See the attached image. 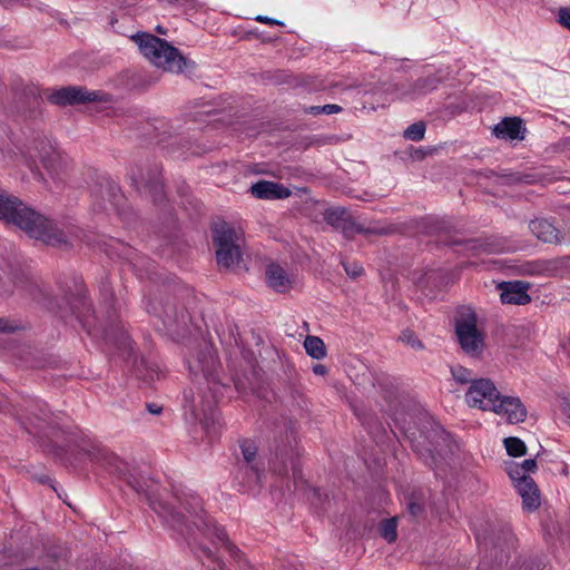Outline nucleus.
<instances>
[{
    "mask_svg": "<svg viewBox=\"0 0 570 570\" xmlns=\"http://www.w3.org/2000/svg\"><path fill=\"white\" fill-rule=\"evenodd\" d=\"M396 520L395 519H386L380 525L381 537L384 538L387 542H394L397 537L396 532Z\"/></svg>",
    "mask_w": 570,
    "mask_h": 570,
    "instance_id": "cd10ccee",
    "label": "nucleus"
},
{
    "mask_svg": "<svg viewBox=\"0 0 570 570\" xmlns=\"http://www.w3.org/2000/svg\"><path fill=\"white\" fill-rule=\"evenodd\" d=\"M203 551H204V553H205V556H206L207 558H209V559H213V558H214V553L212 552V550H210V549L205 548Z\"/></svg>",
    "mask_w": 570,
    "mask_h": 570,
    "instance_id": "6e6d98bb",
    "label": "nucleus"
},
{
    "mask_svg": "<svg viewBox=\"0 0 570 570\" xmlns=\"http://www.w3.org/2000/svg\"><path fill=\"white\" fill-rule=\"evenodd\" d=\"M558 21L570 30V8H561L558 13Z\"/></svg>",
    "mask_w": 570,
    "mask_h": 570,
    "instance_id": "58836bf2",
    "label": "nucleus"
},
{
    "mask_svg": "<svg viewBox=\"0 0 570 570\" xmlns=\"http://www.w3.org/2000/svg\"><path fill=\"white\" fill-rule=\"evenodd\" d=\"M216 395H214L212 397V400H206L205 401V406L204 409L202 410L204 412V417L203 419H199L200 423L204 425V428L207 430L209 428V424H208V421L209 419L210 420H214L215 417V413H214V404L217 402L216 400Z\"/></svg>",
    "mask_w": 570,
    "mask_h": 570,
    "instance_id": "2f4dec72",
    "label": "nucleus"
},
{
    "mask_svg": "<svg viewBox=\"0 0 570 570\" xmlns=\"http://www.w3.org/2000/svg\"><path fill=\"white\" fill-rule=\"evenodd\" d=\"M243 454V462L240 464V472L244 474V480L248 483H258L264 471V463L257 456V446L254 442L245 440L240 444Z\"/></svg>",
    "mask_w": 570,
    "mask_h": 570,
    "instance_id": "6e6552de",
    "label": "nucleus"
},
{
    "mask_svg": "<svg viewBox=\"0 0 570 570\" xmlns=\"http://www.w3.org/2000/svg\"><path fill=\"white\" fill-rule=\"evenodd\" d=\"M146 309L148 313L160 317L165 327L170 332L179 333V328L187 324L188 315L184 309L178 312L177 307L169 303L165 305L148 303Z\"/></svg>",
    "mask_w": 570,
    "mask_h": 570,
    "instance_id": "1a4fd4ad",
    "label": "nucleus"
},
{
    "mask_svg": "<svg viewBox=\"0 0 570 570\" xmlns=\"http://www.w3.org/2000/svg\"><path fill=\"white\" fill-rule=\"evenodd\" d=\"M420 455L423 456L426 461L429 459L431 460V462H426L429 465L432 466L433 464H436V458L432 449L428 448L424 451H420Z\"/></svg>",
    "mask_w": 570,
    "mask_h": 570,
    "instance_id": "37998d69",
    "label": "nucleus"
},
{
    "mask_svg": "<svg viewBox=\"0 0 570 570\" xmlns=\"http://www.w3.org/2000/svg\"><path fill=\"white\" fill-rule=\"evenodd\" d=\"M304 348L306 353L315 360H322L326 355L325 344L317 336H307L304 341Z\"/></svg>",
    "mask_w": 570,
    "mask_h": 570,
    "instance_id": "5701e85b",
    "label": "nucleus"
},
{
    "mask_svg": "<svg viewBox=\"0 0 570 570\" xmlns=\"http://www.w3.org/2000/svg\"><path fill=\"white\" fill-rule=\"evenodd\" d=\"M344 229H345L346 234L356 233V234H364V235H371V234H374V235H385V234L389 233V229L385 228V227H379V226L365 227L362 224H353L351 226V228L344 227Z\"/></svg>",
    "mask_w": 570,
    "mask_h": 570,
    "instance_id": "bb28decb",
    "label": "nucleus"
},
{
    "mask_svg": "<svg viewBox=\"0 0 570 570\" xmlns=\"http://www.w3.org/2000/svg\"><path fill=\"white\" fill-rule=\"evenodd\" d=\"M504 558L503 556L500 557V560L497 562L498 564H501L503 562Z\"/></svg>",
    "mask_w": 570,
    "mask_h": 570,
    "instance_id": "052dcab7",
    "label": "nucleus"
},
{
    "mask_svg": "<svg viewBox=\"0 0 570 570\" xmlns=\"http://www.w3.org/2000/svg\"><path fill=\"white\" fill-rule=\"evenodd\" d=\"M500 396V392L490 379H478L469 386L465 401L472 407L491 411Z\"/></svg>",
    "mask_w": 570,
    "mask_h": 570,
    "instance_id": "0eeeda50",
    "label": "nucleus"
},
{
    "mask_svg": "<svg viewBox=\"0 0 570 570\" xmlns=\"http://www.w3.org/2000/svg\"><path fill=\"white\" fill-rule=\"evenodd\" d=\"M0 219L11 223L30 237L57 246L66 243V235L57 225L26 206L19 198L0 190Z\"/></svg>",
    "mask_w": 570,
    "mask_h": 570,
    "instance_id": "f257e3e1",
    "label": "nucleus"
},
{
    "mask_svg": "<svg viewBox=\"0 0 570 570\" xmlns=\"http://www.w3.org/2000/svg\"><path fill=\"white\" fill-rule=\"evenodd\" d=\"M491 411L504 416L510 423L523 422L527 417V409L518 396H500Z\"/></svg>",
    "mask_w": 570,
    "mask_h": 570,
    "instance_id": "9d476101",
    "label": "nucleus"
},
{
    "mask_svg": "<svg viewBox=\"0 0 570 570\" xmlns=\"http://www.w3.org/2000/svg\"><path fill=\"white\" fill-rule=\"evenodd\" d=\"M29 413L35 419V421L45 422L47 424L55 423L51 420L53 414L48 410V405L46 403L37 402L32 404L29 409Z\"/></svg>",
    "mask_w": 570,
    "mask_h": 570,
    "instance_id": "b1692460",
    "label": "nucleus"
},
{
    "mask_svg": "<svg viewBox=\"0 0 570 570\" xmlns=\"http://www.w3.org/2000/svg\"><path fill=\"white\" fill-rule=\"evenodd\" d=\"M250 193L258 199H284L291 196V190L282 184L259 180L250 187Z\"/></svg>",
    "mask_w": 570,
    "mask_h": 570,
    "instance_id": "dca6fc26",
    "label": "nucleus"
},
{
    "mask_svg": "<svg viewBox=\"0 0 570 570\" xmlns=\"http://www.w3.org/2000/svg\"><path fill=\"white\" fill-rule=\"evenodd\" d=\"M409 509L413 515H416L421 512V505L415 502L410 503Z\"/></svg>",
    "mask_w": 570,
    "mask_h": 570,
    "instance_id": "3c124183",
    "label": "nucleus"
},
{
    "mask_svg": "<svg viewBox=\"0 0 570 570\" xmlns=\"http://www.w3.org/2000/svg\"><path fill=\"white\" fill-rule=\"evenodd\" d=\"M425 134V125L422 121L414 122L404 130V138L413 141H420Z\"/></svg>",
    "mask_w": 570,
    "mask_h": 570,
    "instance_id": "c756f323",
    "label": "nucleus"
},
{
    "mask_svg": "<svg viewBox=\"0 0 570 570\" xmlns=\"http://www.w3.org/2000/svg\"><path fill=\"white\" fill-rule=\"evenodd\" d=\"M45 95L49 102L60 107L85 105L89 102H107L108 94L100 90H88L82 86H67L57 89H47Z\"/></svg>",
    "mask_w": 570,
    "mask_h": 570,
    "instance_id": "423d86ee",
    "label": "nucleus"
},
{
    "mask_svg": "<svg viewBox=\"0 0 570 570\" xmlns=\"http://www.w3.org/2000/svg\"><path fill=\"white\" fill-rule=\"evenodd\" d=\"M141 55L157 68L165 71L181 73L195 63L187 60L180 51L166 40L150 33H137L131 37Z\"/></svg>",
    "mask_w": 570,
    "mask_h": 570,
    "instance_id": "f03ea898",
    "label": "nucleus"
},
{
    "mask_svg": "<svg viewBox=\"0 0 570 570\" xmlns=\"http://www.w3.org/2000/svg\"><path fill=\"white\" fill-rule=\"evenodd\" d=\"M89 455H92L94 460H97L104 465L112 469L119 475L125 476L126 464L114 453H109L105 450H97L95 453L89 452Z\"/></svg>",
    "mask_w": 570,
    "mask_h": 570,
    "instance_id": "4be33fe9",
    "label": "nucleus"
},
{
    "mask_svg": "<svg viewBox=\"0 0 570 570\" xmlns=\"http://www.w3.org/2000/svg\"><path fill=\"white\" fill-rule=\"evenodd\" d=\"M157 31H158L159 33H165L161 27H157Z\"/></svg>",
    "mask_w": 570,
    "mask_h": 570,
    "instance_id": "13d9d810",
    "label": "nucleus"
},
{
    "mask_svg": "<svg viewBox=\"0 0 570 570\" xmlns=\"http://www.w3.org/2000/svg\"><path fill=\"white\" fill-rule=\"evenodd\" d=\"M190 411H191L194 417L198 419L199 414L197 413V410H196L195 405H190Z\"/></svg>",
    "mask_w": 570,
    "mask_h": 570,
    "instance_id": "4d7b16f0",
    "label": "nucleus"
},
{
    "mask_svg": "<svg viewBox=\"0 0 570 570\" xmlns=\"http://www.w3.org/2000/svg\"><path fill=\"white\" fill-rule=\"evenodd\" d=\"M342 110H343V108L336 104H328V105L322 106V114H325V115L338 114Z\"/></svg>",
    "mask_w": 570,
    "mask_h": 570,
    "instance_id": "79ce46f5",
    "label": "nucleus"
},
{
    "mask_svg": "<svg viewBox=\"0 0 570 570\" xmlns=\"http://www.w3.org/2000/svg\"><path fill=\"white\" fill-rule=\"evenodd\" d=\"M439 82L440 80L435 76L420 78L414 83L407 85L406 88H404L397 97L400 99H413L417 96L426 95L436 89Z\"/></svg>",
    "mask_w": 570,
    "mask_h": 570,
    "instance_id": "6ab92c4d",
    "label": "nucleus"
},
{
    "mask_svg": "<svg viewBox=\"0 0 570 570\" xmlns=\"http://www.w3.org/2000/svg\"><path fill=\"white\" fill-rule=\"evenodd\" d=\"M197 362L198 365L195 371H202L208 383L213 382L216 384L213 377L218 365V358L215 351L210 346H206L205 350L199 353Z\"/></svg>",
    "mask_w": 570,
    "mask_h": 570,
    "instance_id": "412c9836",
    "label": "nucleus"
},
{
    "mask_svg": "<svg viewBox=\"0 0 570 570\" xmlns=\"http://www.w3.org/2000/svg\"><path fill=\"white\" fill-rule=\"evenodd\" d=\"M566 415L570 419V401H567L563 407Z\"/></svg>",
    "mask_w": 570,
    "mask_h": 570,
    "instance_id": "5fc2aeb1",
    "label": "nucleus"
},
{
    "mask_svg": "<svg viewBox=\"0 0 570 570\" xmlns=\"http://www.w3.org/2000/svg\"><path fill=\"white\" fill-rule=\"evenodd\" d=\"M455 333L461 348L470 356L478 357L484 348V337L476 325V315L465 308L455 320Z\"/></svg>",
    "mask_w": 570,
    "mask_h": 570,
    "instance_id": "39448f33",
    "label": "nucleus"
},
{
    "mask_svg": "<svg viewBox=\"0 0 570 570\" xmlns=\"http://www.w3.org/2000/svg\"><path fill=\"white\" fill-rule=\"evenodd\" d=\"M307 114L317 116L322 114V106H311L306 109Z\"/></svg>",
    "mask_w": 570,
    "mask_h": 570,
    "instance_id": "8fccbe9b",
    "label": "nucleus"
},
{
    "mask_svg": "<svg viewBox=\"0 0 570 570\" xmlns=\"http://www.w3.org/2000/svg\"><path fill=\"white\" fill-rule=\"evenodd\" d=\"M265 278L267 285L277 293H286L292 288V279L286 271L277 264L266 266Z\"/></svg>",
    "mask_w": 570,
    "mask_h": 570,
    "instance_id": "f3484780",
    "label": "nucleus"
},
{
    "mask_svg": "<svg viewBox=\"0 0 570 570\" xmlns=\"http://www.w3.org/2000/svg\"><path fill=\"white\" fill-rule=\"evenodd\" d=\"M17 328H18V326L16 324H13L12 322H10L9 320L0 318V332L11 333V332L16 331Z\"/></svg>",
    "mask_w": 570,
    "mask_h": 570,
    "instance_id": "ea45409f",
    "label": "nucleus"
},
{
    "mask_svg": "<svg viewBox=\"0 0 570 570\" xmlns=\"http://www.w3.org/2000/svg\"><path fill=\"white\" fill-rule=\"evenodd\" d=\"M151 507L170 528L177 530L181 535H187L190 533V525L184 521L186 517L180 512L175 511L171 504L166 502H158L154 503Z\"/></svg>",
    "mask_w": 570,
    "mask_h": 570,
    "instance_id": "ddd939ff",
    "label": "nucleus"
},
{
    "mask_svg": "<svg viewBox=\"0 0 570 570\" xmlns=\"http://www.w3.org/2000/svg\"><path fill=\"white\" fill-rule=\"evenodd\" d=\"M213 242L216 247L217 264L223 268L237 266L243 256V233L226 222L213 228Z\"/></svg>",
    "mask_w": 570,
    "mask_h": 570,
    "instance_id": "20e7f679",
    "label": "nucleus"
},
{
    "mask_svg": "<svg viewBox=\"0 0 570 570\" xmlns=\"http://www.w3.org/2000/svg\"><path fill=\"white\" fill-rule=\"evenodd\" d=\"M177 501L180 507L188 513V518L191 519V523L198 530H207L212 538L217 540L225 547L232 558L238 559L240 556L239 549L229 541L227 533L224 528L212 522L203 510L202 499L193 492H183L177 497Z\"/></svg>",
    "mask_w": 570,
    "mask_h": 570,
    "instance_id": "7ed1b4c3",
    "label": "nucleus"
},
{
    "mask_svg": "<svg viewBox=\"0 0 570 570\" xmlns=\"http://www.w3.org/2000/svg\"><path fill=\"white\" fill-rule=\"evenodd\" d=\"M520 470H522V473H525V475H529V473L534 472L537 470V461L534 459H527L522 463H519Z\"/></svg>",
    "mask_w": 570,
    "mask_h": 570,
    "instance_id": "4c0bfd02",
    "label": "nucleus"
},
{
    "mask_svg": "<svg viewBox=\"0 0 570 570\" xmlns=\"http://www.w3.org/2000/svg\"><path fill=\"white\" fill-rule=\"evenodd\" d=\"M515 489L522 498V505L529 511H534L540 505V494L533 479H523L515 484Z\"/></svg>",
    "mask_w": 570,
    "mask_h": 570,
    "instance_id": "a211bd4d",
    "label": "nucleus"
},
{
    "mask_svg": "<svg viewBox=\"0 0 570 570\" xmlns=\"http://www.w3.org/2000/svg\"><path fill=\"white\" fill-rule=\"evenodd\" d=\"M498 287L503 304L525 305L531 301L528 294V283L521 281L503 282Z\"/></svg>",
    "mask_w": 570,
    "mask_h": 570,
    "instance_id": "9b49d317",
    "label": "nucleus"
},
{
    "mask_svg": "<svg viewBox=\"0 0 570 570\" xmlns=\"http://www.w3.org/2000/svg\"><path fill=\"white\" fill-rule=\"evenodd\" d=\"M495 250L497 252H512V250H514V246L505 245V246H501V247L497 248Z\"/></svg>",
    "mask_w": 570,
    "mask_h": 570,
    "instance_id": "864d4df0",
    "label": "nucleus"
},
{
    "mask_svg": "<svg viewBox=\"0 0 570 570\" xmlns=\"http://www.w3.org/2000/svg\"><path fill=\"white\" fill-rule=\"evenodd\" d=\"M400 340L403 343L410 345L414 350L423 348V344L421 343V341L417 338V336L412 331H404L401 334Z\"/></svg>",
    "mask_w": 570,
    "mask_h": 570,
    "instance_id": "f704fd0d",
    "label": "nucleus"
},
{
    "mask_svg": "<svg viewBox=\"0 0 570 570\" xmlns=\"http://www.w3.org/2000/svg\"><path fill=\"white\" fill-rule=\"evenodd\" d=\"M108 196L110 202L114 204L118 197V188L115 184H108Z\"/></svg>",
    "mask_w": 570,
    "mask_h": 570,
    "instance_id": "a18cd8bd",
    "label": "nucleus"
},
{
    "mask_svg": "<svg viewBox=\"0 0 570 570\" xmlns=\"http://www.w3.org/2000/svg\"><path fill=\"white\" fill-rule=\"evenodd\" d=\"M451 373L453 379L462 384L470 383L472 384L473 381H476L478 379H474L473 373L471 370L463 367L461 365H455L451 367Z\"/></svg>",
    "mask_w": 570,
    "mask_h": 570,
    "instance_id": "c85d7f7f",
    "label": "nucleus"
},
{
    "mask_svg": "<svg viewBox=\"0 0 570 570\" xmlns=\"http://www.w3.org/2000/svg\"><path fill=\"white\" fill-rule=\"evenodd\" d=\"M569 258L561 257L543 262V271L548 275H556L559 271L568 266Z\"/></svg>",
    "mask_w": 570,
    "mask_h": 570,
    "instance_id": "7c9ffc66",
    "label": "nucleus"
},
{
    "mask_svg": "<svg viewBox=\"0 0 570 570\" xmlns=\"http://www.w3.org/2000/svg\"><path fill=\"white\" fill-rule=\"evenodd\" d=\"M346 212L344 209H333L326 213V220L330 224H338L340 220H343Z\"/></svg>",
    "mask_w": 570,
    "mask_h": 570,
    "instance_id": "e433bc0d",
    "label": "nucleus"
},
{
    "mask_svg": "<svg viewBox=\"0 0 570 570\" xmlns=\"http://www.w3.org/2000/svg\"><path fill=\"white\" fill-rule=\"evenodd\" d=\"M507 472L509 476L514 482V485L523 479H530V475H525V473H522V470H520L519 463L510 462L507 464Z\"/></svg>",
    "mask_w": 570,
    "mask_h": 570,
    "instance_id": "473e14b6",
    "label": "nucleus"
},
{
    "mask_svg": "<svg viewBox=\"0 0 570 570\" xmlns=\"http://www.w3.org/2000/svg\"><path fill=\"white\" fill-rule=\"evenodd\" d=\"M130 179L138 189H145L150 193L154 202L163 200L164 190L158 167L150 169L146 176L144 174L139 176L132 174Z\"/></svg>",
    "mask_w": 570,
    "mask_h": 570,
    "instance_id": "f8f14e48",
    "label": "nucleus"
},
{
    "mask_svg": "<svg viewBox=\"0 0 570 570\" xmlns=\"http://www.w3.org/2000/svg\"><path fill=\"white\" fill-rule=\"evenodd\" d=\"M160 2L167 3V4H178V6H187L194 0H159Z\"/></svg>",
    "mask_w": 570,
    "mask_h": 570,
    "instance_id": "49530a36",
    "label": "nucleus"
},
{
    "mask_svg": "<svg viewBox=\"0 0 570 570\" xmlns=\"http://www.w3.org/2000/svg\"><path fill=\"white\" fill-rule=\"evenodd\" d=\"M525 127L519 117H507L497 124L493 128V134L498 138L523 140Z\"/></svg>",
    "mask_w": 570,
    "mask_h": 570,
    "instance_id": "2eb2a0df",
    "label": "nucleus"
},
{
    "mask_svg": "<svg viewBox=\"0 0 570 570\" xmlns=\"http://www.w3.org/2000/svg\"><path fill=\"white\" fill-rule=\"evenodd\" d=\"M27 419L30 421V424H35V425H36V422L33 421V419H32V417H29V416H28Z\"/></svg>",
    "mask_w": 570,
    "mask_h": 570,
    "instance_id": "bf43d9fd",
    "label": "nucleus"
},
{
    "mask_svg": "<svg viewBox=\"0 0 570 570\" xmlns=\"http://www.w3.org/2000/svg\"><path fill=\"white\" fill-rule=\"evenodd\" d=\"M36 151L43 167L50 173H56L60 156L52 144L49 140H40L36 146Z\"/></svg>",
    "mask_w": 570,
    "mask_h": 570,
    "instance_id": "aec40b11",
    "label": "nucleus"
},
{
    "mask_svg": "<svg viewBox=\"0 0 570 570\" xmlns=\"http://www.w3.org/2000/svg\"><path fill=\"white\" fill-rule=\"evenodd\" d=\"M529 228L531 233L543 243L559 244L563 239L561 232L553 225V223L544 218H535L531 220Z\"/></svg>",
    "mask_w": 570,
    "mask_h": 570,
    "instance_id": "4468645a",
    "label": "nucleus"
},
{
    "mask_svg": "<svg viewBox=\"0 0 570 570\" xmlns=\"http://www.w3.org/2000/svg\"><path fill=\"white\" fill-rule=\"evenodd\" d=\"M127 482L136 492H141L144 490L140 482L132 475L128 476Z\"/></svg>",
    "mask_w": 570,
    "mask_h": 570,
    "instance_id": "c03bdc74",
    "label": "nucleus"
},
{
    "mask_svg": "<svg viewBox=\"0 0 570 570\" xmlns=\"http://www.w3.org/2000/svg\"><path fill=\"white\" fill-rule=\"evenodd\" d=\"M255 20L261 22V23H266V24H272V26H284V22L283 21H279L277 19H274V18H269L267 16H262V14H258L257 17H255Z\"/></svg>",
    "mask_w": 570,
    "mask_h": 570,
    "instance_id": "a19ab883",
    "label": "nucleus"
},
{
    "mask_svg": "<svg viewBox=\"0 0 570 570\" xmlns=\"http://www.w3.org/2000/svg\"><path fill=\"white\" fill-rule=\"evenodd\" d=\"M343 264V267L346 272V274L351 277V278H357L358 276H361L363 274V267L356 263V262H342Z\"/></svg>",
    "mask_w": 570,
    "mask_h": 570,
    "instance_id": "c9c22d12",
    "label": "nucleus"
},
{
    "mask_svg": "<svg viewBox=\"0 0 570 570\" xmlns=\"http://www.w3.org/2000/svg\"><path fill=\"white\" fill-rule=\"evenodd\" d=\"M504 446L507 453L510 456H522L527 453V446L524 442L515 436H509L504 439Z\"/></svg>",
    "mask_w": 570,
    "mask_h": 570,
    "instance_id": "a878e982",
    "label": "nucleus"
},
{
    "mask_svg": "<svg viewBox=\"0 0 570 570\" xmlns=\"http://www.w3.org/2000/svg\"><path fill=\"white\" fill-rule=\"evenodd\" d=\"M313 372L316 375H324L326 373V367L322 364H317L313 367Z\"/></svg>",
    "mask_w": 570,
    "mask_h": 570,
    "instance_id": "603ef678",
    "label": "nucleus"
},
{
    "mask_svg": "<svg viewBox=\"0 0 570 570\" xmlns=\"http://www.w3.org/2000/svg\"><path fill=\"white\" fill-rule=\"evenodd\" d=\"M77 302L79 303V305H75V306H72V309H73V312H75V313H77L78 315H80V313H81V312H80V306L85 308V307H87V306H89V305L87 304V302H86V298H85V297H79V298L77 299Z\"/></svg>",
    "mask_w": 570,
    "mask_h": 570,
    "instance_id": "de8ad7c7",
    "label": "nucleus"
},
{
    "mask_svg": "<svg viewBox=\"0 0 570 570\" xmlns=\"http://www.w3.org/2000/svg\"><path fill=\"white\" fill-rule=\"evenodd\" d=\"M147 410L151 414H160L163 411L161 406H159L155 403L147 404Z\"/></svg>",
    "mask_w": 570,
    "mask_h": 570,
    "instance_id": "09e8293b",
    "label": "nucleus"
},
{
    "mask_svg": "<svg viewBox=\"0 0 570 570\" xmlns=\"http://www.w3.org/2000/svg\"><path fill=\"white\" fill-rule=\"evenodd\" d=\"M275 471L279 474L288 475L289 471L292 472V476L294 481H301L302 480V472L299 468V462L297 459H294L293 455L288 456L287 459L283 460V468Z\"/></svg>",
    "mask_w": 570,
    "mask_h": 570,
    "instance_id": "393cba45",
    "label": "nucleus"
},
{
    "mask_svg": "<svg viewBox=\"0 0 570 570\" xmlns=\"http://www.w3.org/2000/svg\"><path fill=\"white\" fill-rule=\"evenodd\" d=\"M512 541V537L509 534V538L504 539V543H495L493 539H487L484 538L480 544L484 546L487 549L490 547V554H497V550L500 549L501 552L504 551V547H509L510 542Z\"/></svg>",
    "mask_w": 570,
    "mask_h": 570,
    "instance_id": "72a5a7b5",
    "label": "nucleus"
}]
</instances>
